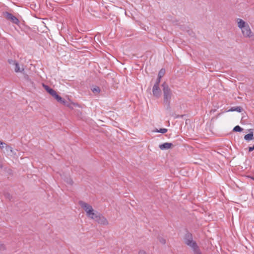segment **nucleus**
<instances>
[{
    "label": "nucleus",
    "instance_id": "nucleus-1",
    "mask_svg": "<svg viewBox=\"0 0 254 254\" xmlns=\"http://www.w3.org/2000/svg\"><path fill=\"white\" fill-rule=\"evenodd\" d=\"M79 203L86 211L88 216L96 221V222H107V220L102 214L97 211H94L90 205L83 201H80Z\"/></svg>",
    "mask_w": 254,
    "mask_h": 254
},
{
    "label": "nucleus",
    "instance_id": "nucleus-2",
    "mask_svg": "<svg viewBox=\"0 0 254 254\" xmlns=\"http://www.w3.org/2000/svg\"><path fill=\"white\" fill-rule=\"evenodd\" d=\"M161 86L162 87L163 93V104L165 106L166 110L168 112V114L170 116H173L174 113L171 111L170 106L171 97L172 96V92L171 89L169 88L168 84L166 82H164Z\"/></svg>",
    "mask_w": 254,
    "mask_h": 254
},
{
    "label": "nucleus",
    "instance_id": "nucleus-3",
    "mask_svg": "<svg viewBox=\"0 0 254 254\" xmlns=\"http://www.w3.org/2000/svg\"><path fill=\"white\" fill-rule=\"evenodd\" d=\"M184 239L185 244L191 248L193 247V244L196 243L195 241H193L192 234L188 231L185 235Z\"/></svg>",
    "mask_w": 254,
    "mask_h": 254
},
{
    "label": "nucleus",
    "instance_id": "nucleus-4",
    "mask_svg": "<svg viewBox=\"0 0 254 254\" xmlns=\"http://www.w3.org/2000/svg\"><path fill=\"white\" fill-rule=\"evenodd\" d=\"M3 16L6 19L10 20L13 23L18 24L19 22V20L16 17L7 11L3 12Z\"/></svg>",
    "mask_w": 254,
    "mask_h": 254
},
{
    "label": "nucleus",
    "instance_id": "nucleus-5",
    "mask_svg": "<svg viewBox=\"0 0 254 254\" xmlns=\"http://www.w3.org/2000/svg\"><path fill=\"white\" fill-rule=\"evenodd\" d=\"M243 36L246 38H251L254 36V33L252 31L251 28L249 26L246 25V26L241 29Z\"/></svg>",
    "mask_w": 254,
    "mask_h": 254
},
{
    "label": "nucleus",
    "instance_id": "nucleus-6",
    "mask_svg": "<svg viewBox=\"0 0 254 254\" xmlns=\"http://www.w3.org/2000/svg\"><path fill=\"white\" fill-rule=\"evenodd\" d=\"M43 87L45 90L54 98H55L56 96L58 95L55 90L51 88L49 86L43 84Z\"/></svg>",
    "mask_w": 254,
    "mask_h": 254
},
{
    "label": "nucleus",
    "instance_id": "nucleus-7",
    "mask_svg": "<svg viewBox=\"0 0 254 254\" xmlns=\"http://www.w3.org/2000/svg\"><path fill=\"white\" fill-rule=\"evenodd\" d=\"M152 93L153 95L159 98L161 94V90L160 88H159V86L156 85H153V88H152Z\"/></svg>",
    "mask_w": 254,
    "mask_h": 254
},
{
    "label": "nucleus",
    "instance_id": "nucleus-8",
    "mask_svg": "<svg viewBox=\"0 0 254 254\" xmlns=\"http://www.w3.org/2000/svg\"><path fill=\"white\" fill-rule=\"evenodd\" d=\"M174 146V145L172 143L165 142L160 144L159 147L161 150H167L170 148H172Z\"/></svg>",
    "mask_w": 254,
    "mask_h": 254
},
{
    "label": "nucleus",
    "instance_id": "nucleus-9",
    "mask_svg": "<svg viewBox=\"0 0 254 254\" xmlns=\"http://www.w3.org/2000/svg\"><path fill=\"white\" fill-rule=\"evenodd\" d=\"M61 177L64 180V181L66 182L67 184L70 186L73 185V182L69 175L63 174V175H61Z\"/></svg>",
    "mask_w": 254,
    "mask_h": 254
},
{
    "label": "nucleus",
    "instance_id": "nucleus-10",
    "mask_svg": "<svg viewBox=\"0 0 254 254\" xmlns=\"http://www.w3.org/2000/svg\"><path fill=\"white\" fill-rule=\"evenodd\" d=\"M238 26L241 29H243V28L245 27L246 25H248L249 24L244 21L242 19L238 18Z\"/></svg>",
    "mask_w": 254,
    "mask_h": 254
},
{
    "label": "nucleus",
    "instance_id": "nucleus-11",
    "mask_svg": "<svg viewBox=\"0 0 254 254\" xmlns=\"http://www.w3.org/2000/svg\"><path fill=\"white\" fill-rule=\"evenodd\" d=\"M253 130V129H249V131L250 132L244 136V139L246 140L249 141L252 140L254 138V133Z\"/></svg>",
    "mask_w": 254,
    "mask_h": 254
},
{
    "label": "nucleus",
    "instance_id": "nucleus-12",
    "mask_svg": "<svg viewBox=\"0 0 254 254\" xmlns=\"http://www.w3.org/2000/svg\"><path fill=\"white\" fill-rule=\"evenodd\" d=\"M243 111V109L242 107H241L240 106H236V107H231L227 112H234V111H236V112L241 113Z\"/></svg>",
    "mask_w": 254,
    "mask_h": 254
},
{
    "label": "nucleus",
    "instance_id": "nucleus-13",
    "mask_svg": "<svg viewBox=\"0 0 254 254\" xmlns=\"http://www.w3.org/2000/svg\"><path fill=\"white\" fill-rule=\"evenodd\" d=\"M192 249L194 254H202L197 243L193 244V247Z\"/></svg>",
    "mask_w": 254,
    "mask_h": 254
},
{
    "label": "nucleus",
    "instance_id": "nucleus-14",
    "mask_svg": "<svg viewBox=\"0 0 254 254\" xmlns=\"http://www.w3.org/2000/svg\"><path fill=\"white\" fill-rule=\"evenodd\" d=\"M91 90H92V91L93 92V93L95 94H99L100 91H101V89L99 87L97 86H92L91 87Z\"/></svg>",
    "mask_w": 254,
    "mask_h": 254
},
{
    "label": "nucleus",
    "instance_id": "nucleus-15",
    "mask_svg": "<svg viewBox=\"0 0 254 254\" xmlns=\"http://www.w3.org/2000/svg\"><path fill=\"white\" fill-rule=\"evenodd\" d=\"M65 103H64V105L70 109L73 108V107H72L73 105L77 106V104H75L74 103L71 102L69 100H66Z\"/></svg>",
    "mask_w": 254,
    "mask_h": 254
},
{
    "label": "nucleus",
    "instance_id": "nucleus-16",
    "mask_svg": "<svg viewBox=\"0 0 254 254\" xmlns=\"http://www.w3.org/2000/svg\"><path fill=\"white\" fill-rule=\"evenodd\" d=\"M58 102L64 105L66 100L62 98L60 95H58L55 98Z\"/></svg>",
    "mask_w": 254,
    "mask_h": 254
},
{
    "label": "nucleus",
    "instance_id": "nucleus-17",
    "mask_svg": "<svg viewBox=\"0 0 254 254\" xmlns=\"http://www.w3.org/2000/svg\"><path fill=\"white\" fill-rule=\"evenodd\" d=\"M165 74V69L164 68H161L159 73L158 76H159L160 78H162Z\"/></svg>",
    "mask_w": 254,
    "mask_h": 254
},
{
    "label": "nucleus",
    "instance_id": "nucleus-18",
    "mask_svg": "<svg viewBox=\"0 0 254 254\" xmlns=\"http://www.w3.org/2000/svg\"><path fill=\"white\" fill-rule=\"evenodd\" d=\"M243 129L241 127L238 125L234 127L233 131L235 132H241L243 131Z\"/></svg>",
    "mask_w": 254,
    "mask_h": 254
},
{
    "label": "nucleus",
    "instance_id": "nucleus-19",
    "mask_svg": "<svg viewBox=\"0 0 254 254\" xmlns=\"http://www.w3.org/2000/svg\"><path fill=\"white\" fill-rule=\"evenodd\" d=\"M14 65H15L14 71L16 72H21V71L20 70L18 63L17 62L16 63H15V64Z\"/></svg>",
    "mask_w": 254,
    "mask_h": 254
},
{
    "label": "nucleus",
    "instance_id": "nucleus-20",
    "mask_svg": "<svg viewBox=\"0 0 254 254\" xmlns=\"http://www.w3.org/2000/svg\"><path fill=\"white\" fill-rule=\"evenodd\" d=\"M167 131L166 128H160L159 129H156V132H160L162 133H165Z\"/></svg>",
    "mask_w": 254,
    "mask_h": 254
},
{
    "label": "nucleus",
    "instance_id": "nucleus-21",
    "mask_svg": "<svg viewBox=\"0 0 254 254\" xmlns=\"http://www.w3.org/2000/svg\"><path fill=\"white\" fill-rule=\"evenodd\" d=\"M4 195L6 199H8V200H11V199L12 198V196L10 195V194L9 193L4 192Z\"/></svg>",
    "mask_w": 254,
    "mask_h": 254
},
{
    "label": "nucleus",
    "instance_id": "nucleus-22",
    "mask_svg": "<svg viewBox=\"0 0 254 254\" xmlns=\"http://www.w3.org/2000/svg\"><path fill=\"white\" fill-rule=\"evenodd\" d=\"M161 78H160L159 76H158L154 85L159 86L161 81Z\"/></svg>",
    "mask_w": 254,
    "mask_h": 254
},
{
    "label": "nucleus",
    "instance_id": "nucleus-23",
    "mask_svg": "<svg viewBox=\"0 0 254 254\" xmlns=\"http://www.w3.org/2000/svg\"><path fill=\"white\" fill-rule=\"evenodd\" d=\"M5 148L7 151H10L11 152H12V148L11 146L6 144Z\"/></svg>",
    "mask_w": 254,
    "mask_h": 254
},
{
    "label": "nucleus",
    "instance_id": "nucleus-24",
    "mask_svg": "<svg viewBox=\"0 0 254 254\" xmlns=\"http://www.w3.org/2000/svg\"><path fill=\"white\" fill-rule=\"evenodd\" d=\"M5 250H6V248H5V245L3 244L0 242V251H4Z\"/></svg>",
    "mask_w": 254,
    "mask_h": 254
},
{
    "label": "nucleus",
    "instance_id": "nucleus-25",
    "mask_svg": "<svg viewBox=\"0 0 254 254\" xmlns=\"http://www.w3.org/2000/svg\"><path fill=\"white\" fill-rule=\"evenodd\" d=\"M8 62L9 64H15V63H17V62L16 61L13 60H8Z\"/></svg>",
    "mask_w": 254,
    "mask_h": 254
},
{
    "label": "nucleus",
    "instance_id": "nucleus-26",
    "mask_svg": "<svg viewBox=\"0 0 254 254\" xmlns=\"http://www.w3.org/2000/svg\"><path fill=\"white\" fill-rule=\"evenodd\" d=\"M174 113V116L173 117H174L175 119L182 118L184 116V115H176L174 113Z\"/></svg>",
    "mask_w": 254,
    "mask_h": 254
},
{
    "label": "nucleus",
    "instance_id": "nucleus-27",
    "mask_svg": "<svg viewBox=\"0 0 254 254\" xmlns=\"http://www.w3.org/2000/svg\"><path fill=\"white\" fill-rule=\"evenodd\" d=\"M159 242H160L161 244H164H164H166V240H165V239H164V238H160V239H159Z\"/></svg>",
    "mask_w": 254,
    "mask_h": 254
},
{
    "label": "nucleus",
    "instance_id": "nucleus-28",
    "mask_svg": "<svg viewBox=\"0 0 254 254\" xmlns=\"http://www.w3.org/2000/svg\"><path fill=\"white\" fill-rule=\"evenodd\" d=\"M138 254H147V253L145 251L140 250L138 252Z\"/></svg>",
    "mask_w": 254,
    "mask_h": 254
},
{
    "label": "nucleus",
    "instance_id": "nucleus-29",
    "mask_svg": "<svg viewBox=\"0 0 254 254\" xmlns=\"http://www.w3.org/2000/svg\"><path fill=\"white\" fill-rule=\"evenodd\" d=\"M254 150V145L253 146L249 147V151L251 152Z\"/></svg>",
    "mask_w": 254,
    "mask_h": 254
},
{
    "label": "nucleus",
    "instance_id": "nucleus-30",
    "mask_svg": "<svg viewBox=\"0 0 254 254\" xmlns=\"http://www.w3.org/2000/svg\"><path fill=\"white\" fill-rule=\"evenodd\" d=\"M6 144L5 143V144H3V145H0V149H2L3 148H5V146H6Z\"/></svg>",
    "mask_w": 254,
    "mask_h": 254
},
{
    "label": "nucleus",
    "instance_id": "nucleus-31",
    "mask_svg": "<svg viewBox=\"0 0 254 254\" xmlns=\"http://www.w3.org/2000/svg\"><path fill=\"white\" fill-rule=\"evenodd\" d=\"M5 144V143L2 142V141L0 140V145Z\"/></svg>",
    "mask_w": 254,
    "mask_h": 254
},
{
    "label": "nucleus",
    "instance_id": "nucleus-32",
    "mask_svg": "<svg viewBox=\"0 0 254 254\" xmlns=\"http://www.w3.org/2000/svg\"><path fill=\"white\" fill-rule=\"evenodd\" d=\"M0 168H2V165H0Z\"/></svg>",
    "mask_w": 254,
    "mask_h": 254
},
{
    "label": "nucleus",
    "instance_id": "nucleus-33",
    "mask_svg": "<svg viewBox=\"0 0 254 254\" xmlns=\"http://www.w3.org/2000/svg\"><path fill=\"white\" fill-rule=\"evenodd\" d=\"M220 113H219L218 115V116H219V115H220Z\"/></svg>",
    "mask_w": 254,
    "mask_h": 254
}]
</instances>
